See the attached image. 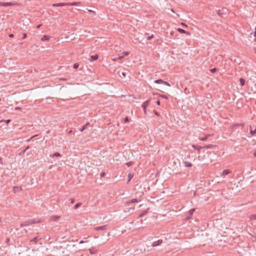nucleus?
<instances>
[{"label":"nucleus","mask_w":256,"mask_h":256,"mask_svg":"<svg viewBox=\"0 0 256 256\" xmlns=\"http://www.w3.org/2000/svg\"><path fill=\"white\" fill-rule=\"evenodd\" d=\"M37 222L34 220H27V221H26V222H24L22 223L21 224V226H29L32 224H35V223H36Z\"/></svg>","instance_id":"f257e3e1"},{"label":"nucleus","mask_w":256,"mask_h":256,"mask_svg":"<svg viewBox=\"0 0 256 256\" xmlns=\"http://www.w3.org/2000/svg\"><path fill=\"white\" fill-rule=\"evenodd\" d=\"M150 102V100H146V101L144 102L142 105V106L144 110V114H146V107L148 106Z\"/></svg>","instance_id":"f03ea898"},{"label":"nucleus","mask_w":256,"mask_h":256,"mask_svg":"<svg viewBox=\"0 0 256 256\" xmlns=\"http://www.w3.org/2000/svg\"><path fill=\"white\" fill-rule=\"evenodd\" d=\"M232 170L229 169H226L224 170L220 174V176L222 177L225 178V176L230 174L232 173Z\"/></svg>","instance_id":"7ed1b4c3"},{"label":"nucleus","mask_w":256,"mask_h":256,"mask_svg":"<svg viewBox=\"0 0 256 256\" xmlns=\"http://www.w3.org/2000/svg\"><path fill=\"white\" fill-rule=\"evenodd\" d=\"M108 226L107 225H104L100 226H97L94 228L96 230H105L108 229Z\"/></svg>","instance_id":"20e7f679"},{"label":"nucleus","mask_w":256,"mask_h":256,"mask_svg":"<svg viewBox=\"0 0 256 256\" xmlns=\"http://www.w3.org/2000/svg\"><path fill=\"white\" fill-rule=\"evenodd\" d=\"M16 4L12 2H0V6H14Z\"/></svg>","instance_id":"39448f33"},{"label":"nucleus","mask_w":256,"mask_h":256,"mask_svg":"<svg viewBox=\"0 0 256 256\" xmlns=\"http://www.w3.org/2000/svg\"><path fill=\"white\" fill-rule=\"evenodd\" d=\"M41 239H42V238L38 236H37L34 237V238L32 239L30 241V243L34 242V244H36L38 240H41Z\"/></svg>","instance_id":"423d86ee"},{"label":"nucleus","mask_w":256,"mask_h":256,"mask_svg":"<svg viewBox=\"0 0 256 256\" xmlns=\"http://www.w3.org/2000/svg\"><path fill=\"white\" fill-rule=\"evenodd\" d=\"M162 242V240H159L157 241H156V242H154L152 244V246H153V247H154V246H160V245Z\"/></svg>","instance_id":"0eeeda50"},{"label":"nucleus","mask_w":256,"mask_h":256,"mask_svg":"<svg viewBox=\"0 0 256 256\" xmlns=\"http://www.w3.org/2000/svg\"><path fill=\"white\" fill-rule=\"evenodd\" d=\"M140 201V200H138L136 198H134V199H132V200H130L127 201L126 202V205L128 206L130 203L138 202Z\"/></svg>","instance_id":"6e6552de"},{"label":"nucleus","mask_w":256,"mask_h":256,"mask_svg":"<svg viewBox=\"0 0 256 256\" xmlns=\"http://www.w3.org/2000/svg\"><path fill=\"white\" fill-rule=\"evenodd\" d=\"M63 6H67L66 2L57 3V4H52L53 7Z\"/></svg>","instance_id":"1a4fd4ad"},{"label":"nucleus","mask_w":256,"mask_h":256,"mask_svg":"<svg viewBox=\"0 0 256 256\" xmlns=\"http://www.w3.org/2000/svg\"><path fill=\"white\" fill-rule=\"evenodd\" d=\"M244 124H234L231 126V129L232 130H236V126H242L244 127Z\"/></svg>","instance_id":"9d476101"},{"label":"nucleus","mask_w":256,"mask_h":256,"mask_svg":"<svg viewBox=\"0 0 256 256\" xmlns=\"http://www.w3.org/2000/svg\"><path fill=\"white\" fill-rule=\"evenodd\" d=\"M192 147L194 148L195 150H197L198 151V154L200 153V150L203 148L202 146H196V145H194V144H192Z\"/></svg>","instance_id":"9b49d317"},{"label":"nucleus","mask_w":256,"mask_h":256,"mask_svg":"<svg viewBox=\"0 0 256 256\" xmlns=\"http://www.w3.org/2000/svg\"><path fill=\"white\" fill-rule=\"evenodd\" d=\"M252 36H254V41L256 42V27L254 32H251L250 34V38H252Z\"/></svg>","instance_id":"f8f14e48"},{"label":"nucleus","mask_w":256,"mask_h":256,"mask_svg":"<svg viewBox=\"0 0 256 256\" xmlns=\"http://www.w3.org/2000/svg\"><path fill=\"white\" fill-rule=\"evenodd\" d=\"M194 210H195V209H194V208H192L189 210L188 214V216H187L188 219L190 218L192 216Z\"/></svg>","instance_id":"ddd939ff"},{"label":"nucleus","mask_w":256,"mask_h":256,"mask_svg":"<svg viewBox=\"0 0 256 256\" xmlns=\"http://www.w3.org/2000/svg\"><path fill=\"white\" fill-rule=\"evenodd\" d=\"M178 31L180 34H190V33L188 32H186L180 28H178Z\"/></svg>","instance_id":"4468645a"},{"label":"nucleus","mask_w":256,"mask_h":256,"mask_svg":"<svg viewBox=\"0 0 256 256\" xmlns=\"http://www.w3.org/2000/svg\"><path fill=\"white\" fill-rule=\"evenodd\" d=\"M79 4H80V2H66L67 6H78Z\"/></svg>","instance_id":"2eb2a0df"},{"label":"nucleus","mask_w":256,"mask_h":256,"mask_svg":"<svg viewBox=\"0 0 256 256\" xmlns=\"http://www.w3.org/2000/svg\"><path fill=\"white\" fill-rule=\"evenodd\" d=\"M118 74L122 78H125L126 76V73L124 72L118 71Z\"/></svg>","instance_id":"dca6fc26"},{"label":"nucleus","mask_w":256,"mask_h":256,"mask_svg":"<svg viewBox=\"0 0 256 256\" xmlns=\"http://www.w3.org/2000/svg\"><path fill=\"white\" fill-rule=\"evenodd\" d=\"M250 134L252 136H254L256 134V128L254 130H252V127L250 126Z\"/></svg>","instance_id":"f3484780"},{"label":"nucleus","mask_w":256,"mask_h":256,"mask_svg":"<svg viewBox=\"0 0 256 256\" xmlns=\"http://www.w3.org/2000/svg\"><path fill=\"white\" fill-rule=\"evenodd\" d=\"M184 164L186 167H192V164L188 162H184Z\"/></svg>","instance_id":"a211bd4d"},{"label":"nucleus","mask_w":256,"mask_h":256,"mask_svg":"<svg viewBox=\"0 0 256 256\" xmlns=\"http://www.w3.org/2000/svg\"><path fill=\"white\" fill-rule=\"evenodd\" d=\"M50 36H44L42 38H41L42 41H46L48 40H50Z\"/></svg>","instance_id":"6ab92c4d"},{"label":"nucleus","mask_w":256,"mask_h":256,"mask_svg":"<svg viewBox=\"0 0 256 256\" xmlns=\"http://www.w3.org/2000/svg\"><path fill=\"white\" fill-rule=\"evenodd\" d=\"M130 52H124L122 54V56L120 57V59H122V58H123L128 56Z\"/></svg>","instance_id":"aec40b11"},{"label":"nucleus","mask_w":256,"mask_h":256,"mask_svg":"<svg viewBox=\"0 0 256 256\" xmlns=\"http://www.w3.org/2000/svg\"><path fill=\"white\" fill-rule=\"evenodd\" d=\"M90 58H91L92 60H97L98 59V54H96V55H94V56H90Z\"/></svg>","instance_id":"412c9836"},{"label":"nucleus","mask_w":256,"mask_h":256,"mask_svg":"<svg viewBox=\"0 0 256 256\" xmlns=\"http://www.w3.org/2000/svg\"><path fill=\"white\" fill-rule=\"evenodd\" d=\"M88 124H89V123H88H88H86L85 125H84V126L82 127V128H81L80 130V132H83L84 130H86V127H87V126H88Z\"/></svg>","instance_id":"4be33fe9"},{"label":"nucleus","mask_w":256,"mask_h":256,"mask_svg":"<svg viewBox=\"0 0 256 256\" xmlns=\"http://www.w3.org/2000/svg\"><path fill=\"white\" fill-rule=\"evenodd\" d=\"M154 83H156V84H163V82H164V80L162 79H158V80H154Z\"/></svg>","instance_id":"5701e85b"},{"label":"nucleus","mask_w":256,"mask_h":256,"mask_svg":"<svg viewBox=\"0 0 256 256\" xmlns=\"http://www.w3.org/2000/svg\"><path fill=\"white\" fill-rule=\"evenodd\" d=\"M210 134H207L206 136L204 137H203V138H200V140L202 141H206L208 138V136H210Z\"/></svg>","instance_id":"b1692460"},{"label":"nucleus","mask_w":256,"mask_h":256,"mask_svg":"<svg viewBox=\"0 0 256 256\" xmlns=\"http://www.w3.org/2000/svg\"><path fill=\"white\" fill-rule=\"evenodd\" d=\"M240 82L242 86H244L245 84V80L242 78L240 79Z\"/></svg>","instance_id":"393cba45"},{"label":"nucleus","mask_w":256,"mask_h":256,"mask_svg":"<svg viewBox=\"0 0 256 256\" xmlns=\"http://www.w3.org/2000/svg\"><path fill=\"white\" fill-rule=\"evenodd\" d=\"M50 157L53 158L54 156H56V157L60 156H61V155L59 152H56L54 153L52 155H50Z\"/></svg>","instance_id":"a878e982"},{"label":"nucleus","mask_w":256,"mask_h":256,"mask_svg":"<svg viewBox=\"0 0 256 256\" xmlns=\"http://www.w3.org/2000/svg\"><path fill=\"white\" fill-rule=\"evenodd\" d=\"M128 183L130 182V180H132V178L133 174H132L129 173L128 174Z\"/></svg>","instance_id":"bb28decb"},{"label":"nucleus","mask_w":256,"mask_h":256,"mask_svg":"<svg viewBox=\"0 0 256 256\" xmlns=\"http://www.w3.org/2000/svg\"><path fill=\"white\" fill-rule=\"evenodd\" d=\"M89 252L90 254H94L96 252V250H95L93 248L89 249Z\"/></svg>","instance_id":"cd10ccee"},{"label":"nucleus","mask_w":256,"mask_h":256,"mask_svg":"<svg viewBox=\"0 0 256 256\" xmlns=\"http://www.w3.org/2000/svg\"><path fill=\"white\" fill-rule=\"evenodd\" d=\"M82 205V203L81 202H78V203H77L74 206V209H77L80 206H81Z\"/></svg>","instance_id":"c85d7f7f"},{"label":"nucleus","mask_w":256,"mask_h":256,"mask_svg":"<svg viewBox=\"0 0 256 256\" xmlns=\"http://www.w3.org/2000/svg\"><path fill=\"white\" fill-rule=\"evenodd\" d=\"M158 96L162 98H164V99H166V100L168 99V97L166 95L159 94Z\"/></svg>","instance_id":"c756f323"},{"label":"nucleus","mask_w":256,"mask_h":256,"mask_svg":"<svg viewBox=\"0 0 256 256\" xmlns=\"http://www.w3.org/2000/svg\"><path fill=\"white\" fill-rule=\"evenodd\" d=\"M60 218V216H54L52 217V220H57Z\"/></svg>","instance_id":"7c9ffc66"},{"label":"nucleus","mask_w":256,"mask_h":256,"mask_svg":"<svg viewBox=\"0 0 256 256\" xmlns=\"http://www.w3.org/2000/svg\"><path fill=\"white\" fill-rule=\"evenodd\" d=\"M216 12L219 16L222 17V13L221 12L220 10H216Z\"/></svg>","instance_id":"2f4dec72"},{"label":"nucleus","mask_w":256,"mask_h":256,"mask_svg":"<svg viewBox=\"0 0 256 256\" xmlns=\"http://www.w3.org/2000/svg\"><path fill=\"white\" fill-rule=\"evenodd\" d=\"M212 146H213L212 144H210L205 146H203V148H206L208 149V148H212Z\"/></svg>","instance_id":"473e14b6"},{"label":"nucleus","mask_w":256,"mask_h":256,"mask_svg":"<svg viewBox=\"0 0 256 256\" xmlns=\"http://www.w3.org/2000/svg\"><path fill=\"white\" fill-rule=\"evenodd\" d=\"M210 71L212 73H214L217 71V69L216 68H213L210 69Z\"/></svg>","instance_id":"72a5a7b5"},{"label":"nucleus","mask_w":256,"mask_h":256,"mask_svg":"<svg viewBox=\"0 0 256 256\" xmlns=\"http://www.w3.org/2000/svg\"><path fill=\"white\" fill-rule=\"evenodd\" d=\"M21 189V188H20L18 186H14V192H16V191L18 190H19Z\"/></svg>","instance_id":"f704fd0d"},{"label":"nucleus","mask_w":256,"mask_h":256,"mask_svg":"<svg viewBox=\"0 0 256 256\" xmlns=\"http://www.w3.org/2000/svg\"><path fill=\"white\" fill-rule=\"evenodd\" d=\"M78 66H79V64H78L76 63L74 64L73 67L74 69H77L78 68Z\"/></svg>","instance_id":"c9c22d12"},{"label":"nucleus","mask_w":256,"mask_h":256,"mask_svg":"<svg viewBox=\"0 0 256 256\" xmlns=\"http://www.w3.org/2000/svg\"><path fill=\"white\" fill-rule=\"evenodd\" d=\"M250 219L251 220H256V214H252L250 216Z\"/></svg>","instance_id":"e433bc0d"},{"label":"nucleus","mask_w":256,"mask_h":256,"mask_svg":"<svg viewBox=\"0 0 256 256\" xmlns=\"http://www.w3.org/2000/svg\"><path fill=\"white\" fill-rule=\"evenodd\" d=\"M146 212L144 211V212H142V214H140L139 217L140 218L142 217L146 214Z\"/></svg>","instance_id":"4c0bfd02"},{"label":"nucleus","mask_w":256,"mask_h":256,"mask_svg":"<svg viewBox=\"0 0 256 256\" xmlns=\"http://www.w3.org/2000/svg\"><path fill=\"white\" fill-rule=\"evenodd\" d=\"M124 122H125V123L128 122H129V120H128V117H126V118H124Z\"/></svg>","instance_id":"58836bf2"},{"label":"nucleus","mask_w":256,"mask_h":256,"mask_svg":"<svg viewBox=\"0 0 256 256\" xmlns=\"http://www.w3.org/2000/svg\"><path fill=\"white\" fill-rule=\"evenodd\" d=\"M106 175V173L104 172H102L100 174V178H103Z\"/></svg>","instance_id":"ea45409f"},{"label":"nucleus","mask_w":256,"mask_h":256,"mask_svg":"<svg viewBox=\"0 0 256 256\" xmlns=\"http://www.w3.org/2000/svg\"><path fill=\"white\" fill-rule=\"evenodd\" d=\"M163 84H164L166 86H170V84H169L168 82H167L164 81V80Z\"/></svg>","instance_id":"a19ab883"},{"label":"nucleus","mask_w":256,"mask_h":256,"mask_svg":"<svg viewBox=\"0 0 256 256\" xmlns=\"http://www.w3.org/2000/svg\"><path fill=\"white\" fill-rule=\"evenodd\" d=\"M152 37H153V36H152H152H148V37L147 38V40H151V39L152 38Z\"/></svg>","instance_id":"79ce46f5"},{"label":"nucleus","mask_w":256,"mask_h":256,"mask_svg":"<svg viewBox=\"0 0 256 256\" xmlns=\"http://www.w3.org/2000/svg\"><path fill=\"white\" fill-rule=\"evenodd\" d=\"M181 24L184 26V27H185V28H187L188 26L186 24H184V23H182Z\"/></svg>","instance_id":"37998d69"},{"label":"nucleus","mask_w":256,"mask_h":256,"mask_svg":"<svg viewBox=\"0 0 256 256\" xmlns=\"http://www.w3.org/2000/svg\"><path fill=\"white\" fill-rule=\"evenodd\" d=\"M10 121H11L10 120H6V122L7 124H8L10 122Z\"/></svg>","instance_id":"c03bdc74"},{"label":"nucleus","mask_w":256,"mask_h":256,"mask_svg":"<svg viewBox=\"0 0 256 256\" xmlns=\"http://www.w3.org/2000/svg\"><path fill=\"white\" fill-rule=\"evenodd\" d=\"M70 202H71L72 204H73V203H74V200L73 198H71V199H70Z\"/></svg>","instance_id":"a18cd8bd"},{"label":"nucleus","mask_w":256,"mask_h":256,"mask_svg":"<svg viewBox=\"0 0 256 256\" xmlns=\"http://www.w3.org/2000/svg\"><path fill=\"white\" fill-rule=\"evenodd\" d=\"M9 37L10 38H13L14 37V34H10L9 35H8Z\"/></svg>","instance_id":"49530a36"},{"label":"nucleus","mask_w":256,"mask_h":256,"mask_svg":"<svg viewBox=\"0 0 256 256\" xmlns=\"http://www.w3.org/2000/svg\"><path fill=\"white\" fill-rule=\"evenodd\" d=\"M26 151L24 150L23 151H22L20 153V154L22 155L24 154V152H26Z\"/></svg>","instance_id":"de8ad7c7"},{"label":"nucleus","mask_w":256,"mask_h":256,"mask_svg":"<svg viewBox=\"0 0 256 256\" xmlns=\"http://www.w3.org/2000/svg\"><path fill=\"white\" fill-rule=\"evenodd\" d=\"M160 100H158V101L156 102V104H157L158 106H160Z\"/></svg>","instance_id":"09e8293b"},{"label":"nucleus","mask_w":256,"mask_h":256,"mask_svg":"<svg viewBox=\"0 0 256 256\" xmlns=\"http://www.w3.org/2000/svg\"><path fill=\"white\" fill-rule=\"evenodd\" d=\"M29 148H30V146H27L26 147V148L24 149V150H25L26 151V150H28Z\"/></svg>","instance_id":"8fccbe9b"},{"label":"nucleus","mask_w":256,"mask_h":256,"mask_svg":"<svg viewBox=\"0 0 256 256\" xmlns=\"http://www.w3.org/2000/svg\"><path fill=\"white\" fill-rule=\"evenodd\" d=\"M126 164L128 166H130L131 165V163H130V162H127V163Z\"/></svg>","instance_id":"3c124183"},{"label":"nucleus","mask_w":256,"mask_h":256,"mask_svg":"<svg viewBox=\"0 0 256 256\" xmlns=\"http://www.w3.org/2000/svg\"><path fill=\"white\" fill-rule=\"evenodd\" d=\"M26 34H23V38H26Z\"/></svg>","instance_id":"603ef678"},{"label":"nucleus","mask_w":256,"mask_h":256,"mask_svg":"<svg viewBox=\"0 0 256 256\" xmlns=\"http://www.w3.org/2000/svg\"><path fill=\"white\" fill-rule=\"evenodd\" d=\"M15 109H16V110H20V109H21V108H20V107H16V108H15Z\"/></svg>","instance_id":"864d4df0"},{"label":"nucleus","mask_w":256,"mask_h":256,"mask_svg":"<svg viewBox=\"0 0 256 256\" xmlns=\"http://www.w3.org/2000/svg\"><path fill=\"white\" fill-rule=\"evenodd\" d=\"M0 164H3V162H2V158H0Z\"/></svg>","instance_id":"5fc2aeb1"},{"label":"nucleus","mask_w":256,"mask_h":256,"mask_svg":"<svg viewBox=\"0 0 256 256\" xmlns=\"http://www.w3.org/2000/svg\"><path fill=\"white\" fill-rule=\"evenodd\" d=\"M84 241H83V240H80V242L79 244H84Z\"/></svg>","instance_id":"6e6d98bb"},{"label":"nucleus","mask_w":256,"mask_h":256,"mask_svg":"<svg viewBox=\"0 0 256 256\" xmlns=\"http://www.w3.org/2000/svg\"><path fill=\"white\" fill-rule=\"evenodd\" d=\"M154 113H155V114L156 115V116H158L159 115L158 113L156 111H155Z\"/></svg>","instance_id":"4d7b16f0"},{"label":"nucleus","mask_w":256,"mask_h":256,"mask_svg":"<svg viewBox=\"0 0 256 256\" xmlns=\"http://www.w3.org/2000/svg\"><path fill=\"white\" fill-rule=\"evenodd\" d=\"M42 26V24H38V25L37 26V28H39L40 27V26Z\"/></svg>","instance_id":"13d9d810"},{"label":"nucleus","mask_w":256,"mask_h":256,"mask_svg":"<svg viewBox=\"0 0 256 256\" xmlns=\"http://www.w3.org/2000/svg\"><path fill=\"white\" fill-rule=\"evenodd\" d=\"M89 12H93L92 10H89Z\"/></svg>","instance_id":"bf43d9fd"},{"label":"nucleus","mask_w":256,"mask_h":256,"mask_svg":"<svg viewBox=\"0 0 256 256\" xmlns=\"http://www.w3.org/2000/svg\"><path fill=\"white\" fill-rule=\"evenodd\" d=\"M130 208V209L134 210V208Z\"/></svg>","instance_id":"052dcab7"},{"label":"nucleus","mask_w":256,"mask_h":256,"mask_svg":"<svg viewBox=\"0 0 256 256\" xmlns=\"http://www.w3.org/2000/svg\"><path fill=\"white\" fill-rule=\"evenodd\" d=\"M72 132V130H70V132H68V133H70V132Z\"/></svg>","instance_id":"680f3d73"},{"label":"nucleus","mask_w":256,"mask_h":256,"mask_svg":"<svg viewBox=\"0 0 256 256\" xmlns=\"http://www.w3.org/2000/svg\"><path fill=\"white\" fill-rule=\"evenodd\" d=\"M171 35H172L173 32H170Z\"/></svg>","instance_id":"e2e57ef3"},{"label":"nucleus","mask_w":256,"mask_h":256,"mask_svg":"<svg viewBox=\"0 0 256 256\" xmlns=\"http://www.w3.org/2000/svg\"><path fill=\"white\" fill-rule=\"evenodd\" d=\"M171 35H172L173 32H170Z\"/></svg>","instance_id":"0e129e2a"},{"label":"nucleus","mask_w":256,"mask_h":256,"mask_svg":"<svg viewBox=\"0 0 256 256\" xmlns=\"http://www.w3.org/2000/svg\"><path fill=\"white\" fill-rule=\"evenodd\" d=\"M252 38H254V36H252Z\"/></svg>","instance_id":"69168bd1"},{"label":"nucleus","mask_w":256,"mask_h":256,"mask_svg":"<svg viewBox=\"0 0 256 256\" xmlns=\"http://www.w3.org/2000/svg\"><path fill=\"white\" fill-rule=\"evenodd\" d=\"M254 156H256V153L254 154Z\"/></svg>","instance_id":"338daca9"},{"label":"nucleus","mask_w":256,"mask_h":256,"mask_svg":"<svg viewBox=\"0 0 256 256\" xmlns=\"http://www.w3.org/2000/svg\"><path fill=\"white\" fill-rule=\"evenodd\" d=\"M1 101V99L0 98V102Z\"/></svg>","instance_id":"774afa93"}]
</instances>
